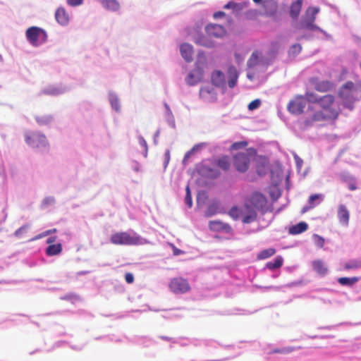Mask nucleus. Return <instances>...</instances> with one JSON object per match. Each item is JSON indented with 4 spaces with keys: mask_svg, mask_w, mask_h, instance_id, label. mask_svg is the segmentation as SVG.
Segmentation results:
<instances>
[{
    "mask_svg": "<svg viewBox=\"0 0 361 361\" xmlns=\"http://www.w3.org/2000/svg\"><path fill=\"white\" fill-rule=\"evenodd\" d=\"M309 104L307 110L311 112L305 121V125L312 126L317 122L335 121L340 113L341 108L335 96L326 94L322 96L312 91H307L305 95H298L288 104V110L293 114H301Z\"/></svg>",
    "mask_w": 361,
    "mask_h": 361,
    "instance_id": "f257e3e1",
    "label": "nucleus"
},
{
    "mask_svg": "<svg viewBox=\"0 0 361 361\" xmlns=\"http://www.w3.org/2000/svg\"><path fill=\"white\" fill-rule=\"evenodd\" d=\"M339 97L345 107L352 109L353 104L361 97V86L348 81L341 88Z\"/></svg>",
    "mask_w": 361,
    "mask_h": 361,
    "instance_id": "f03ea898",
    "label": "nucleus"
},
{
    "mask_svg": "<svg viewBox=\"0 0 361 361\" xmlns=\"http://www.w3.org/2000/svg\"><path fill=\"white\" fill-rule=\"evenodd\" d=\"M110 242L118 245H140L145 243V240L139 235H130L127 232H116L111 235Z\"/></svg>",
    "mask_w": 361,
    "mask_h": 361,
    "instance_id": "7ed1b4c3",
    "label": "nucleus"
},
{
    "mask_svg": "<svg viewBox=\"0 0 361 361\" xmlns=\"http://www.w3.org/2000/svg\"><path fill=\"white\" fill-rule=\"evenodd\" d=\"M267 197L261 192L257 191L253 192L250 195L246 197L245 200V206L248 207H252L262 213L266 212V207L267 204Z\"/></svg>",
    "mask_w": 361,
    "mask_h": 361,
    "instance_id": "20e7f679",
    "label": "nucleus"
},
{
    "mask_svg": "<svg viewBox=\"0 0 361 361\" xmlns=\"http://www.w3.org/2000/svg\"><path fill=\"white\" fill-rule=\"evenodd\" d=\"M319 12L318 7H309L303 16L299 28L317 30L319 27L314 24L317 14Z\"/></svg>",
    "mask_w": 361,
    "mask_h": 361,
    "instance_id": "39448f33",
    "label": "nucleus"
},
{
    "mask_svg": "<svg viewBox=\"0 0 361 361\" xmlns=\"http://www.w3.org/2000/svg\"><path fill=\"white\" fill-rule=\"evenodd\" d=\"M25 140L32 148H47L49 147L46 136L39 132L26 133Z\"/></svg>",
    "mask_w": 361,
    "mask_h": 361,
    "instance_id": "423d86ee",
    "label": "nucleus"
},
{
    "mask_svg": "<svg viewBox=\"0 0 361 361\" xmlns=\"http://www.w3.org/2000/svg\"><path fill=\"white\" fill-rule=\"evenodd\" d=\"M26 37L32 45L38 46L47 40V35L42 28L31 27L27 30Z\"/></svg>",
    "mask_w": 361,
    "mask_h": 361,
    "instance_id": "0eeeda50",
    "label": "nucleus"
},
{
    "mask_svg": "<svg viewBox=\"0 0 361 361\" xmlns=\"http://www.w3.org/2000/svg\"><path fill=\"white\" fill-rule=\"evenodd\" d=\"M169 287L170 290L175 294H184L189 292L191 289L188 281L183 277L171 279Z\"/></svg>",
    "mask_w": 361,
    "mask_h": 361,
    "instance_id": "6e6552de",
    "label": "nucleus"
},
{
    "mask_svg": "<svg viewBox=\"0 0 361 361\" xmlns=\"http://www.w3.org/2000/svg\"><path fill=\"white\" fill-rule=\"evenodd\" d=\"M251 154L248 152L237 153L233 157V165L240 173L247 171L250 163Z\"/></svg>",
    "mask_w": 361,
    "mask_h": 361,
    "instance_id": "1a4fd4ad",
    "label": "nucleus"
},
{
    "mask_svg": "<svg viewBox=\"0 0 361 361\" xmlns=\"http://www.w3.org/2000/svg\"><path fill=\"white\" fill-rule=\"evenodd\" d=\"M310 82L314 90L319 92H327L334 88V84L329 80H319L317 78H312Z\"/></svg>",
    "mask_w": 361,
    "mask_h": 361,
    "instance_id": "9d476101",
    "label": "nucleus"
},
{
    "mask_svg": "<svg viewBox=\"0 0 361 361\" xmlns=\"http://www.w3.org/2000/svg\"><path fill=\"white\" fill-rule=\"evenodd\" d=\"M205 31L209 37L221 38L226 35L225 28L218 24H209L206 26Z\"/></svg>",
    "mask_w": 361,
    "mask_h": 361,
    "instance_id": "9b49d317",
    "label": "nucleus"
},
{
    "mask_svg": "<svg viewBox=\"0 0 361 361\" xmlns=\"http://www.w3.org/2000/svg\"><path fill=\"white\" fill-rule=\"evenodd\" d=\"M200 97L207 102H214L217 99V94L214 88L210 86L202 87L200 90Z\"/></svg>",
    "mask_w": 361,
    "mask_h": 361,
    "instance_id": "f8f14e48",
    "label": "nucleus"
},
{
    "mask_svg": "<svg viewBox=\"0 0 361 361\" xmlns=\"http://www.w3.org/2000/svg\"><path fill=\"white\" fill-rule=\"evenodd\" d=\"M202 77L203 71L200 67H197L188 74L185 81L189 85H195L201 81Z\"/></svg>",
    "mask_w": 361,
    "mask_h": 361,
    "instance_id": "ddd939ff",
    "label": "nucleus"
},
{
    "mask_svg": "<svg viewBox=\"0 0 361 361\" xmlns=\"http://www.w3.org/2000/svg\"><path fill=\"white\" fill-rule=\"evenodd\" d=\"M257 209L252 207H245L244 205V209L243 210V219L242 221L243 224H250L257 220Z\"/></svg>",
    "mask_w": 361,
    "mask_h": 361,
    "instance_id": "4468645a",
    "label": "nucleus"
},
{
    "mask_svg": "<svg viewBox=\"0 0 361 361\" xmlns=\"http://www.w3.org/2000/svg\"><path fill=\"white\" fill-rule=\"evenodd\" d=\"M263 15L265 16H273L276 14L278 5L274 0H264L262 2Z\"/></svg>",
    "mask_w": 361,
    "mask_h": 361,
    "instance_id": "2eb2a0df",
    "label": "nucleus"
},
{
    "mask_svg": "<svg viewBox=\"0 0 361 361\" xmlns=\"http://www.w3.org/2000/svg\"><path fill=\"white\" fill-rule=\"evenodd\" d=\"M337 216L340 224L344 226H348L350 219V212L344 204H340L338 207Z\"/></svg>",
    "mask_w": 361,
    "mask_h": 361,
    "instance_id": "dca6fc26",
    "label": "nucleus"
},
{
    "mask_svg": "<svg viewBox=\"0 0 361 361\" xmlns=\"http://www.w3.org/2000/svg\"><path fill=\"white\" fill-rule=\"evenodd\" d=\"M55 18L61 25H66L69 22V16L64 8L59 7L55 12Z\"/></svg>",
    "mask_w": 361,
    "mask_h": 361,
    "instance_id": "f3484780",
    "label": "nucleus"
},
{
    "mask_svg": "<svg viewBox=\"0 0 361 361\" xmlns=\"http://www.w3.org/2000/svg\"><path fill=\"white\" fill-rule=\"evenodd\" d=\"M209 228L214 231H225L230 233L232 231L231 226L226 223L219 221H212L209 222Z\"/></svg>",
    "mask_w": 361,
    "mask_h": 361,
    "instance_id": "a211bd4d",
    "label": "nucleus"
},
{
    "mask_svg": "<svg viewBox=\"0 0 361 361\" xmlns=\"http://www.w3.org/2000/svg\"><path fill=\"white\" fill-rule=\"evenodd\" d=\"M180 50L182 57L186 61H192L193 56V48L192 45L187 43H184L181 44Z\"/></svg>",
    "mask_w": 361,
    "mask_h": 361,
    "instance_id": "6ab92c4d",
    "label": "nucleus"
},
{
    "mask_svg": "<svg viewBox=\"0 0 361 361\" xmlns=\"http://www.w3.org/2000/svg\"><path fill=\"white\" fill-rule=\"evenodd\" d=\"M212 84L216 87H222L225 85V75L221 71H214L211 75Z\"/></svg>",
    "mask_w": 361,
    "mask_h": 361,
    "instance_id": "aec40b11",
    "label": "nucleus"
},
{
    "mask_svg": "<svg viewBox=\"0 0 361 361\" xmlns=\"http://www.w3.org/2000/svg\"><path fill=\"white\" fill-rule=\"evenodd\" d=\"M249 5V2L243 1L241 3H236L233 1H230L226 5H224V8L225 9H232L233 12L238 13L246 8Z\"/></svg>",
    "mask_w": 361,
    "mask_h": 361,
    "instance_id": "412c9836",
    "label": "nucleus"
},
{
    "mask_svg": "<svg viewBox=\"0 0 361 361\" xmlns=\"http://www.w3.org/2000/svg\"><path fill=\"white\" fill-rule=\"evenodd\" d=\"M228 85L230 88H233L235 86L238 78V73L237 69L234 66H230L228 70Z\"/></svg>",
    "mask_w": 361,
    "mask_h": 361,
    "instance_id": "4be33fe9",
    "label": "nucleus"
},
{
    "mask_svg": "<svg viewBox=\"0 0 361 361\" xmlns=\"http://www.w3.org/2000/svg\"><path fill=\"white\" fill-rule=\"evenodd\" d=\"M308 225L306 222L301 221L288 228V233L291 235H298L307 231Z\"/></svg>",
    "mask_w": 361,
    "mask_h": 361,
    "instance_id": "5701e85b",
    "label": "nucleus"
},
{
    "mask_svg": "<svg viewBox=\"0 0 361 361\" xmlns=\"http://www.w3.org/2000/svg\"><path fill=\"white\" fill-rule=\"evenodd\" d=\"M302 0H297L290 5V16L292 18L296 19L300 15L302 8Z\"/></svg>",
    "mask_w": 361,
    "mask_h": 361,
    "instance_id": "b1692460",
    "label": "nucleus"
},
{
    "mask_svg": "<svg viewBox=\"0 0 361 361\" xmlns=\"http://www.w3.org/2000/svg\"><path fill=\"white\" fill-rule=\"evenodd\" d=\"M102 6L111 11H117L120 8V4L117 0H102Z\"/></svg>",
    "mask_w": 361,
    "mask_h": 361,
    "instance_id": "393cba45",
    "label": "nucleus"
},
{
    "mask_svg": "<svg viewBox=\"0 0 361 361\" xmlns=\"http://www.w3.org/2000/svg\"><path fill=\"white\" fill-rule=\"evenodd\" d=\"M216 165L224 171H227L231 167V160L228 156H223L216 160Z\"/></svg>",
    "mask_w": 361,
    "mask_h": 361,
    "instance_id": "a878e982",
    "label": "nucleus"
},
{
    "mask_svg": "<svg viewBox=\"0 0 361 361\" xmlns=\"http://www.w3.org/2000/svg\"><path fill=\"white\" fill-rule=\"evenodd\" d=\"M61 252L62 245L61 243L49 245L46 249V254L48 256L57 255Z\"/></svg>",
    "mask_w": 361,
    "mask_h": 361,
    "instance_id": "bb28decb",
    "label": "nucleus"
},
{
    "mask_svg": "<svg viewBox=\"0 0 361 361\" xmlns=\"http://www.w3.org/2000/svg\"><path fill=\"white\" fill-rule=\"evenodd\" d=\"M193 41L199 45L206 47H214V43L210 40L208 39L205 36L200 35L197 37H193Z\"/></svg>",
    "mask_w": 361,
    "mask_h": 361,
    "instance_id": "cd10ccee",
    "label": "nucleus"
},
{
    "mask_svg": "<svg viewBox=\"0 0 361 361\" xmlns=\"http://www.w3.org/2000/svg\"><path fill=\"white\" fill-rule=\"evenodd\" d=\"M314 270L320 275H325L327 273V268L321 260H316L312 262Z\"/></svg>",
    "mask_w": 361,
    "mask_h": 361,
    "instance_id": "c85d7f7f",
    "label": "nucleus"
},
{
    "mask_svg": "<svg viewBox=\"0 0 361 361\" xmlns=\"http://www.w3.org/2000/svg\"><path fill=\"white\" fill-rule=\"evenodd\" d=\"M283 259L281 256H277L273 262H269L266 264V267L270 270H274L282 267Z\"/></svg>",
    "mask_w": 361,
    "mask_h": 361,
    "instance_id": "c756f323",
    "label": "nucleus"
},
{
    "mask_svg": "<svg viewBox=\"0 0 361 361\" xmlns=\"http://www.w3.org/2000/svg\"><path fill=\"white\" fill-rule=\"evenodd\" d=\"M275 253L276 250L274 248L270 247L260 251L257 254V258L260 260L265 259L273 256Z\"/></svg>",
    "mask_w": 361,
    "mask_h": 361,
    "instance_id": "7c9ffc66",
    "label": "nucleus"
},
{
    "mask_svg": "<svg viewBox=\"0 0 361 361\" xmlns=\"http://www.w3.org/2000/svg\"><path fill=\"white\" fill-rule=\"evenodd\" d=\"M259 63V53L257 51H254L249 59L247 60V65L249 68H253Z\"/></svg>",
    "mask_w": 361,
    "mask_h": 361,
    "instance_id": "2f4dec72",
    "label": "nucleus"
},
{
    "mask_svg": "<svg viewBox=\"0 0 361 361\" xmlns=\"http://www.w3.org/2000/svg\"><path fill=\"white\" fill-rule=\"evenodd\" d=\"M35 120L39 125H48L52 121L53 116L51 115L36 116Z\"/></svg>",
    "mask_w": 361,
    "mask_h": 361,
    "instance_id": "473e14b6",
    "label": "nucleus"
},
{
    "mask_svg": "<svg viewBox=\"0 0 361 361\" xmlns=\"http://www.w3.org/2000/svg\"><path fill=\"white\" fill-rule=\"evenodd\" d=\"M359 281L358 277H341L338 279V282L342 286H352Z\"/></svg>",
    "mask_w": 361,
    "mask_h": 361,
    "instance_id": "72a5a7b5",
    "label": "nucleus"
},
{
    "mask_svg": "<svg viewBox=\"0 0 361 361\" xmlns=\"http://www.w3.org/2000/svg\"><path fill=\"white\" fill-rule=\"evenodd\" d=\"M229 216L235 220L238 219L240 217L243 219V210L237 206H233L228 212Z\"/></svg>",
    "mask_w": 361,
    "mask_h": 361,
    "instance_id": "f704fd0d",
    "label": "nucleus"
},
{
    "mask_svg": "<svg viewBox=\"0 0 361 361\" xmlns=\"http://www.w3.org/2000/svg\"><path fill=\"white\" fill-rule=\"evenodd\" d=\"M360 267H361V261L357 259L350 261L344 264V268L347 270L355 269Z\"/></svg>",
    "mask_w": 361,
    "mask_h": 361,
    "instance_id": "c9c22d12",
    "label": "nucleus"
},
{
    "mask_svg": "<svg viewBox=\"0 0 361 361\" xmlns=\"http://www.w3.org/2000/svg\"><path fill=\"white\" fill-rule=\"evenodd\" d=\"M295 349L296 348L294 347H286V348H276V349L272 350L269 353V354H272V353L288 354V353L293 352Z\"/></svg>",
    "mask_w": 361,
    "mask_h": 361,
    "instance_id": "e433bc0d",
    "label": "nucleus"
},
{
    "mask_svg": "<svg viewBox=\"0 0 361 361\" xmlns=\"http://www.w3.org/2000/svg\"><path fill=\"white\" fill-rule=\"evenodd\" d=\"M185 190H186V194H185V202L188 205V207H191L192 205V197H191V193H190V190L189 186H187Z\"/></svg>",
    "mask_w": 361,
    "mask_h": 361,
    "instance_id": "4c0bfd02",
    "label": "nucleus"
},
{
    "mask_svg": "<svg viewBox=\"0 0 361 361\" xmlns=\"http://www.w3.org/2000/svg\"><path fill=\"white\" fill-rule=\"evenodd\" d=\"M322 195L314 194V195H310L309 197V200H308V203L310 204V207L313 208L315 206L314 202L316 200H322Z\"/></svg>",
    "mask_w": 361,
    "mask_h": 361,
    "instance_id": "58836bf2",
    "label": "nucleus"
},
{
    "mask_svg": "<svg viewBox=\"0 0 361 361\" xmlns=\"http://www.w3.org/2000/svg\"><path fill=\"white\" fill-rule=\"evenodd\" d=\"M261 105V100L259 99H256L253 101H252L249 104H248V109L250 111H253L255 109H258Z\"/></svg>",
    "mask_w": 361,
    "mask_h": 361,
    "instance_id": "ea45409f",
    "label": "nucleus"
},
{
    "mask_svg": "<svg viewBox=\"0 0 361 361\" xmlns=\"http://www.w3.org/2000/svg\"><path fill=\"white\" fill-rule=\"evenodd\" d=\"M314 243L319 247H322L324 245V239L317 234H314Z\"/></svg>",
    "mask_w": 361,
    "mask_h": 361,
    "instance_id": "a19ab883",
    "label": "nucleus"
},
{
    "mask_svg": "<svg viewBox=\"0 0 361 361\" xmlns=\"http://www.w3.org/2000/svg\"><path fill=\"white\" fill-rule=\"evenodd\" d=\"M247 142L241 141V142H238L233 143L231 145V148L233 149L237 150V149H241V148H245V147H247Z\"/></svg>",
    "mask_w": 361,
    "mask_h": 361,
    "instance_id": "79ce46f5",
    "label": "nucleus"
},
{
    "mask_svg": "<svg viewBox=\"0 0 361 361\" xmlns=\"http://www.w3.org/2000/svg\"><path fill=\"white\" fill-rule=\"evenodd\" d=\"M84 0H66L67 4L73 7L81 5Z\"/></svg>",
    "mask_w": 361,
    "mask_h": 361,
    "instance_id": "37998d69",
    "label": "nucleus"
},
{
    "mask_svg": "<svg viewBox=\"0 0 361 361\" xmlns=\"http://www.w3.org/2000/svg\"><path fill=\"white\" fill-rule=\"evenodd\" d=\"M26 230H27L26 226H21L20 228H19L18 229H17L15 231L14 235L16 237H20L26 231Z\"/></svg>",
    "mask_w": 361,
    "mask_h": 361,
    "instance_id": "c03bdc74",
    "label": "nucleus"
},
{
    "mask_svg": "<svg viewBox=\"0 0 361 361\" xmlns=\"http://www.w3.org/2000/svg\"><path fill=\"white\" fill-rule=\"evenodd\" d=\"M257 15V11L256 9H250L245 12V16L247 18L255 17Z\"/></svg>",
    "mask_w": 361,
    "mask_h": 361,
    "instance_id": "a18cd8bd",
    "label": "nucleus"
},
{
    "mask_svg": "<svg viewBox=\"0 0 361 361\" xmlns=\"http://www.w3.org/2000/svg\"><path fill=\"white\" fill-rule=\"evenodd\" d=\"M125 280H126V283H133L134 276H133V274L129 273V272L126 273L125 274Z\"/></svg>",
    "mask_w": 361,
    "mask_h": 361,
    "instance_id": "49530a36",
    "label": "nucleus"
},
{
    "mask_svg": "<svg viewBox=\"0 0 361 361\" xmlns=\"http://www.w3.org/2000/svg\"><path fill=\"white\" fill-rule=\"evenodd\" d=\"M111 104L112 106V107L116 109V110H118L119 109V104H118V101L116 97H112L111 98Z\"/></svg>",
    "mask_w": 361,
    "mask_h": 361,
    "instance_id": "de8ad7c7",
    "label": "nucleus"
},
{
    "mask_svg": "<svg viewBox=\"0 0 361 361\" xmlns=\"http://www.w3.org/2000/svg\"><path fill=\"white\" fill-rule=\"evenodd\" d=\"M291 49L293 53H300L302 50V47L299 44H295L292 46Z\"/></svg>",
    "mask_w": 361,
    "mask_h": 361,
    "instance_id": "09e8293b",
    "label": "nucleus"
},
{
    "mask_svg": "<svg viewBox=\"0 0 361 361\" xmlns=\"http://www.w3.org/2000/svg\"><path fill=\"white\" fill-rule=\"evenodd\" d=\"M56 231H57L56 228H53V229L47 230V231H44V233H42V234L41 235V237L47 236V235H48L49 234L56 233Z\"/></svg>",
    "mask_w": 361,
    "mask_h": 361,
    "instance_id": "8fccbe9b",
    "label": "nucleus"
},
{
    "mask_svg": "<svg viewBox=\"0 0 361 361\" xmlns=\"http://www.w3.org/2000/svg\"><path fill=\"white\" fill-rule=\"evenodd\" d=\"M139 142H140V145L147 150V142L145 141V140L142 137H140Z\"/></svg>",
    "mask_w": 361,
    "mask_h": 361,
    "instance_id": "3c124183",
    "label": "nucleus"
},
{
    "mask_svg": "<svg viewBox=\"0 0 361 361\" xmlns=\"http://www.w3.org/2000/svg\"><path fill=\"white\" fill-rule=\"evenodd\" d=\"M216 209V207L215 205H214V204L210 205V206L208 207V212H209V215H212V214H214V212H215Z\"/></svg>",
    "mask_w": 361,
    "mask_h": 361,
    "instance_id": "603ef678",
    "label": "nucleus"
},
{
    "mask_svg": "<svg viewBox=\"0 0 361 361\" xmlns=\"http://www.w3.org/2000/svg\"><path fill=\"white\" fill-rule=\"evenodd\" d=\"M225 13L223 12V11H218V12H216L214 13V18H221V17H224L225 16Z\"/></svg>",
    "mask_w": 361,
    "mask_h": 361,
    "instance_id": "864d4df0",
    "label": "nucleus"
},
{
    "mask_svg": "<svg viewBox=\"0 0 361 361\" xmlns=\"http://www.w3.org/2000/svg\"><path fill=\"white\" fill-rule=\"evenodd\" d=\"M56 240V237L55 236H51V237H49L47 240V244H50V245H52V243H54Z\"/></svg>",
    "mask_w": 361,
    "mask_h": 361,
    "instance_id": "5fc2aeb1",
    "label": "nucleus"
},
{
    "mask_svg": "<svg viewBox=\"0 0 361 361\" xmlns=\"http://www.w3.org/2000/svg\"><path fill=\"white\" fill-rule=\"evenodd\" d=\"M173 255L176 256L179 255L183 253L182 250H179L175 247H173Z\"/></svg>",
    "mask_w": 361,
    "mask_h": 361,
    "instance_id": "6e6d98bb",
    "label": "nucleus"
},
{
    "mask_svg": "<svg viewBox=\"0 0 361 361\" xmlns=\"http://www.w3.org/2000/svg\"><path fill=\"white\" fill-rule=\"evenodd\" d=\"M164 155H165V157H166V164H167L169 163V159H170V151L169 150H166Z\"/></svg>",
    "mask_w": 361,
    "mask_h": 361,
    "instance_id": "4d7b16f0",
    "label": "nucleus"
},
{
    "mask_svg": "<svg viewBox=\"0 0 361 361\" xmlns=\"http://www.w3.org/2000/svg\"><path fill=\"white\" fill-rule=\"evenodd\" d=\"M350 190H355L357 189V186L355 184H350L348 186Z\"/></svg>",
    "mask_w": 361,
    "mask_h": 361,
    "instance_id": "13d9d810",
    "label": "nucleus"
},
{
    "mask_svg": "<svg viewBox=\"0 0 361 361\" xmlns=\"http://www.w3.org/2000/svg\"><path fill=\"white\" fill-rule=\"evenodd\" d=\"M161 339L163 340H166V341H170L171 339V338L170 337H168V336H161L160 337Z\"/></svg>",
    "mask_w": 361,
    "mask_h": 361,
    "instance_id": "bf43d9fd",
    "label": "nucleus"
},
{
    "mask_svg": "<svg viewBox=\"0 0 361 361\" xmlns=\"http://www.w3.org/2000/svg\"><path fill=\"white\" fill-rule=\"evenodd\" d=\"M310 208H311V207H304V208L302 209V213L306 212L307 211H308V209H309Z\"/></svg>",
    "mask_w": 361,
    "mask_h": 361,
    "instance_id": "052dcab7",
    "label": "nucleus"
},
{
    "mask_svg": "<svg viewBox=\"0 0 361 361\" xmlns=\"http://www.w3.org/2000/svg\"><path fill=\"white\" fill-rule=\"evenodd\" d=\"M253 1L256 4H259V3H261L262 1V0H253Z\"/></svg>",
    "mask_w": 361,
    "mask_h": 361,
    "instance_id": "680f3d73",
    "label": "nucleus"
}]
</instances>
